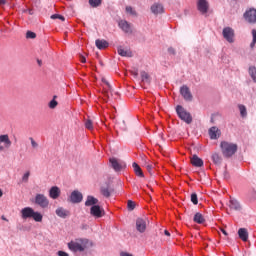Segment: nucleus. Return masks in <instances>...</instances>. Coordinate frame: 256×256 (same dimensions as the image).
Here are the masks:
<instances>
[{
  "mask_svg": "<svg viewBox=\"0 0 256 256\" xmlns=\"http://www.w3.org/2000/svg\"><path fill=\"white\" fill-rule=\"evenodd\" d=\"M220 149L222 151L223 157H225L226 159H229L237 153L238 146L237 144L232 142L222 141L220 143Z\"/></svg>",
  "mask_w": 256,
  "mask_h": 256,
  "instance_id": "1",
  "label": "nucleus"
},
{
  "mask_svg": "<svg viewBox=\"0 0 256 256\" xmlns=\"http://www.w3.org/2000/svg\"><path fill=\"white\" fill-rule=\"evenodd\" d=\"M87 245H89V239L78 238L74 241H70L68 243V248L74 253H82V251H85V249H87Z\"/></svg>",
  "mask_w": 256,
  "mask_h": 256,
  "instance_id": "2",
  "label": "nucleus"
},
{
  "mask_svg": "<svg viewBox=\"0 0 256 256\" xmlns=\"http://www.w3.org/2000/svg\"><path fill=\"white\" fill-rule=\"evenodd\" d=\"M22 219H34L36 223H41L43 221V214L40 212H35L31 207H25L21 210Z\"/></svg>",
  "mask_w": 256,
  "mask_h": 256,
  "instance_id": "3",
  "label": "nucleus"
},
{
  "mask_svg": "<svg viewBox=\"0 0 256 256\" xmlns=\"http://www.w3.org/2000/svg\"><path fill=\"white\" fill-rule=\"evenodd\" d=\"M176 113L179 119H181V121H184V123H187V125H191V123H193V116H191V113L187 112V110H185L183 106L178 105L176 107Z\"/></svg>",
  "mask_w": 256,
  "mask_h": 256,
  "instance_id": "4",
  "label": "nucleus"
},
{
  "mask_svg": "<svg viewBox=\"0 0 256 256\" xmlns=\"http://www.w3.org/2000/svg\"><path fill=\"white\" fill-rule=\"evenodd\" d=\"M35 205L41 207V209H47L49 207V198L45 194H36L34 198Z\"/></svg>",
  "mask_w": 256,
  "mask_h": 256,
  "instance_id": "5",
  "label": "nucleus"
},
{
  "mask_svg": "<svg viewBox=\"0 0 256 256\" xmlns=\"http://www.w3.org/2000/svg\"><path fill=\"white\" fill-rule=\"evenodd\" d=\"M90 215L95 219H101V217L105 216V210L99 205H94L90 208Z\"/></svg>",
  "mask_w": 256,
  "mask_h": 256,
  "instance_id": "6",
  "label": "nucleus"
},
{
  "mask_svg": "<svg viewBox=\"0 0 256 256\" xmlns=\"http://www.w3.org/2000/svg\"><path fill=\"white\" fill-rule=\"evenodd\" d=\"M243 17L247 23L255 24L256 23V9L250 8L249 10H246L243 14Z\"/></svg>",
  "mask_w": 256,
  "mask_h": 256,
  "instance_id": "7",
  "label": "nucleus"
},
{
  "mask_svg": "<svg viewBox=\"0 0 256 256\" xmlns=\"http://www.w3.org/2000/svg\"><path fill=\"white\" fill-rule=\"evenodd\" d=\"M136 229L139 233H145L147 230V218H137Z\"/></svg>",
  "mask_w": 256,
  "mask_h": 256,
  "instance_id": "8",
  "label": "nucleus"
},
{
  "mask_svg": "<svg viewBox=\"0 0 256 256\" xmlns=\"http://www.w3.org/2000/svg\"><path fill=\"white\" fill-rule=\"evenodd\" d=\"M180 95H182L183 99L186 101H193V94H191V90L187 87V85H183L180 88Z\"/></svg>",
  "mask_w": 256,
  "mask_h": 256,
  "instance_id": "9",
  "label": "nucleus"
},
{
  "mask_svg": "<svg viewBox=\"0 0 256 256\" xmlns=\"http://www.w3.org/2000/svg\"><path fill=\"white\" fill-rule=\"evenodd\" d=\"M197 9L202 15H205V13H208L209 11V2L207 0H198Z\"/></svg>",
  "mask_w": 256,
  "mask_h": 256,
  "instance_id": "10",
  "label": "nucleus"
},
{
  "mask_svg": "<svg viewBox=\"0 0 256 256\" xmlns=\"http://www.w3.org/2000/svg\"><path fill=\"white\" fill-rule=\"evenodd\" d=\"M223 37L228 41V43H233V37H235V31L231 27H226L223 29Z\"/></svg>",
  "mask_w": 256,
  "mask_h": 256,
  "instance_id": "11",
  "label": "nucleus"
},
{
  "mask_svg": "<svg viewBox=\"0 0 256 256\" xmlns=\"http://www.w3.org/2000/svg\"><path fill=\"white\" fill-rule=\"evenodd\" d=\"M208 135H209L210 139L217 140V139H219V137H221V130H219V128H217V126H212L208 130Z\"/></svg>",
  "mask_w": 256,
  "mask_h": 256,
  "instance_id": "12",
  "label": "nucleus"
},
{
  "mask_svg": "<svg viewBox=\"0 0 256 256\" xmlns=\"http://www.w3.org/2000/svg\"><path fill=\"white\" fill-rule=\"evenodd\" d=\"M71 203H81L83 201V194L78 190H74L70 195Z\"/></svg>",
  "mask_w": 256,
  "mask_h": 256,
  "instance_id": "13",
  "label": "nucleus"
},
{
  "mask_svg": "<svg viewBox=\"0 0 256 256\" xmlns=\"http://www.w3.org/2000/svg\"><path fill=\"white\" fill-rule=\"evenodd\" d=\"M110 163L114 171H121L122 169H125V163L119 162L117 158H110Z\"/></svg>",
  "mask_w": 256,
  "mask_h": 256,
  "instance_id": "14",
  "label": "nucleus"
},
{
  "mask_svg": "<svg viewBox=\"0 0 256 256\" xmlns=\"http://www.w3.org/2000/svg\"><path fill=\"white\" fill-rule=\"evenodd\" d=\"M118 25H119L120 29H122V31H124V33H129V34L133 33L131 24L129 22H127V20H121Z\"/></svg>",
  "mask_w": 256,
  "mask_h": 256,
  "instance_id": "15",
  "label": "nucleus"
},
{
  "mask_svg": "<svg viewBox=\"0 0 256 256\" xmlns=\"http://www.w3.org/2000/svg\"><path fill=\"white\" fill-rule=\"evenodd\" d=\"M60 196H61V189H59V187L53 186L50 188L49 197L51 199H59Z\"/></svg>",
  "mask_w": 256,
  "mask_h": 256,
  "instance_id": "16",
  "label": "nucleus"
},
{
  "mask_svg": "<svg viewBox=\"0 0 256 256\" xmlns=\"http://www.w3.org/2000/svg\"><path fill=\"white\" fill-rule=\"evenodd\" d=\"M150 9L154 15H160L161 13H163V11H165L163 5L159 3H154Z\"/></svg>",
  "mask_w": 256,
  "mask_h": 256,
  "instance_id": "17",
  "label": "nucleus"
},
{
  "mask_svg": "<svg viewBox=\"0 0 256 256\" xmlns=\"http://www.w3.org/2000/svg\"><path fill=\"white\" fill-rule=\"evenodd\" d=\"M228 207L231 211H241V204L235 199H230Z\"/></svg>",
  "mask_w": 256,
  "mask_h": 256,
  "instance_id": "18",
  "label": "nucleus"
},
{
  "mask_svg": "<svg viewBox=\"0 0 256 256\" xmlns=\"http://www.w3.org/2000/svg\"><path fill=\"white\" fill-rule=\"evenodd\" d=\"M117 52L121 57H133V52L131 50H125L123 46H119Z\"/></svg>",
  "mask_w": 256,
  "mask_h": 256,
  "instance_id": "19",
  "label": "nucleus"
},
{
  "mask_svg": "<svg viewBox=\"0 0 256 256\" xmlns=\"http://www.w3.org/2000/svg\"><path fill=\"white\" fill-rule=\"evenodd\" d=\"M191 164L193 167H203V159L199 158L196 154H194L191 158Z\"/></svg>",
  "mask_w": 256,
  "mask_h": 256,
  "instance_id": "20",
  "label": "nucleus"
},
{
  "mask_svg": "<svg viewBox=\"0 0 256 256\" xmlns=\"http://www.w3.org/2000/svg\"><path fill=\"white\" fill-rule=\"evenodd\" d=\"M56 215L62 219H66V217H69V210H65V208L59 207L56 209Z\"/></svg>",
  "mask_w": 256,
  "mask_h": 256,
  "instance_id": "21",
  "label": "nucleus"
},
{
  "mask_svg": "<svg viewBox=\"0 0 256 256\" xmlns=\"http://www.w3.org/2000/svg\"><path fill=\"white\" fill-rule=\"evenodd\" d=\"M0 143H4L6 149H9L12 145L9 135L7 134L0 135Z\"/></svg>",
  "mask_w": 256,
  "mask_h": 256,
  "instance_id": "22",
  "label": "nucleus"
},
{
  "mask_svg": "<svg viewBox=\"0 0 256 256\" xmlns=\"http://www.w3.org/2000/svg\"><path fill=\"white\" fill-rule=\"evenodd\" d=\"M99 203V200L93 196H88L85 202L86 207H94V205H97Z\"/></svg>",
  "mask_w": 256,
  "mask_h": 256,
  "instance_id": "23",
  "label": "nucleus"
},
{
  "mask_svg": "<svg viewBox=\"0 0 256 256\" xmlns=\"http://www.w3.org/2000/svg\"><path fill=\"white\" fill-rule=\"evenodd\" d=\"M238 235L242 241H247V239H249V232H247V229L245 228H240L238 230Z\"/></svg>",
  "mask_w": 256,
  "mask_h": 256,
  "instance_id": "24",
  "label": "nucleus"
},
{
  "mask_svg": "<svg viewBox=\"0 0 256 256\" xmlns=\"http://www.w3.org/2000/svg\"><path fill=\"white\" fill-rule=\"evenodd\" d=\"M95 44L97 49H107V47H109V42L106 40L97 39Z\"/></svg>",
  "mask_w": 256,
  "mask_h": 256,
  "instance_id": "25",
  "label": "nucleus"
},
{
  "mask_svg": "<svg viewBox=\"0 0 256 256\" xmlns=\"http://www.w3.org/2000/svg\"><path fill=\"white\" fill-rule=\"evenodd\" d=\"M102 82L106 85V87L104 88V94L106 97L109 98V93H113V87H111V84H109L105 78L102 79Z\"/></svg>",
  "mask_w": 256,
  "mask_h": 256,
  "instance_id": "26",
  "label": "nucleus"
},
{
  "mask_svg": "<svg viewBox=\"0 0 256 256\" xmlns=\"http://www.w3.org/2000/svg\"><path fill=\"white\" fill-rule=\"evenodd\" d=\"M132 167L134 169V173L135 175H137V177H145V175L143 174V170L141 169V166H139V164L137 163H133Z\"/></svg>",
  "mask_w": 256,
  "mask_h": 256,
  "instance_id": "27",
  "label": "nucleus"
},
{
  "mask_svg": "<svg viewBox=\"0 0 256 256\" xmlns=\"http://www.w3.org/2000/svg\"><path fill=\"white\" fill-rule=\"evenodd\" d=\"M100 193L103 195V197H111V189L109 186H102L100 188Z\"/></svg>",
  "mask_w": 256,
  "mask_h": 256,
  "instance_id": "28",
  "label": "nucleus"
},
{
  "mask_svg": "<svg viewBox=\"0 0 256 256\" xmlns=\"http://www.w3.org/2000/svg\"><path fill=\"white\" fill-rule=\"evenodd\" d=\"M193 221H194V223H198L199 225H201L205 221V218L203 217V214L197 212L194 215Z\"/></svg>",
  "mask_w": 256,
  "mask_h": 256,
  "instance_id": "29",
  "label": "nucleus"
},
{
  "mask_svg": "<svg viewBox=\"0 0 256 256\" xmlns=\"http://www.w3.org/2000/svg\"><path fill=\"white\" fill-rule=\"evenodd\" d=\"M140 75L143 83H151V76H149V73L142 71L140 72Z\"/></svg>",
  "mask_w": 256,
  "mask_h": 256,
  "instance_id": "30",
  "label": "nucleus"
},
{
  "mask_svg": "<svg viewBox=\"0 0 256 256\" xmlns=\"http://www.w3.org/2000/svg\"><path fill=\"white\" fill-rule=\"evenodd\" d=\"M212 161L215 165H221V161H223V159L219 156V153H213Z\"/></svg>",
  "mask_w": 256,
  "mask_h": 256,
  "instance_id": "31",
  "label": "nucleus"
},
{
  "mask_svg": "<svg viewBox=\"0 0 256 256\" xmlns=\"http://www.w3.org/2000/svg\"><path fill=\"white\" fill-rule=\"evenodd\" d=\"M55 99H57V95H54L53 99L49 102L48 104L49 109H55L57 105H59V102H57V100Z\"/></svg>",
  "mask_w": 256,
  "mask_h": 256,
  "instance_id": "32",
  "label": "nucleus"
},
{
  "mask_svg": "<svg viewBox=\"0 0 256 256\" xmlns=\"http://www.w3.org/2000/svg\"><path fill=\"white\" fill-rule=\"evenodd\" d=\"M238 108H239L241 117L243 118L247 117V107H245V105L243 104H239Z\"/></svg>",
  "mask_w": 256,
  "mask_h": 256,
  "instance_id": "33",
  "label": "nucleus"
},
{
  "mask_svg": "<svg viewBox=\"0 0 256 256\" xmlns=\"http://www.w3.org/2000/svg\"><path fill=\"white\" fill-rule=\"evenodd\" d=\"M125 11L126 13H128V15H132V17H137V11H135V9H133V7L131 6H126Z\"/></svg>",
  "mask_w": 256,
  "mask_h": 256,
  "instance_id": "34",
  "label": "nucleus"
},
{
  "mask_svg": "<svg viewBox=\"0 0 256 256\" xmlns=\"http://www.w3.org/2000/svg\"><path fill=\"white\" fill-rule=\"evenodd\" d=\"M103 0H89V5L92 7H99Z\"/></svg>",
  "mask_w": 256,
  "mask_h": 256,
  "instance_id": "35",
  "label": "nucleus"
},
{
  "mask_svg": "<svg viewBox=\"0 0 256 256\" xmlns=\"http://www.w3.org/2000/svg\"><path fill=\"white\" fill-rule=\"evenodd\" d=\"M85 127L86 129H88L89 131H93V121L91 119H87L85 121Z\"/></svg>",
  "mask_w": 256,
  "mask_h": 256,
  "instance_id": "36",
  "label": "nucleus"
},
{
  "mask_svg": "<svg viewBox=\"0 0 256 256\" xmlns=\"http://www.w3.org/2000/svg\"><path fill=\"white\" fill-rule=\"evenodd\" d=\"M252 37H253V39L250 44L251 49H253V47H255V44H256V30L255 29L252 30Z\"/></svg>",
  "mask_w": 256,
  "mask_h": 256,
  "instance_id": "37",
  "label": "nucleus"
},
{
  "mask_svg": "<svg viewBox=\"0 0 256 256\" xmlns=\"http://www.w3.org/2000/svg\"><path fill=\"white\" fill-rule=\"evenodd\" d=\"M36 37H37V34H35V32H32V31L26 32V39H35Z\"/></svg>",
  "mask_w": 256,
  "mask_h": 256,
  "instance_id": "38",
  "label": "nucleus"
},
{
  "mask_svg": "<svg viewBox=\"0 0 256 256\" xmlns=\"http://www.w3.org/2000/svg\"><path fill=\"white\" fill-rule=\"evenodd\" d=\"M191 202L193 203V205H197V203H199L196 193L191 194Z\"/></svg>",
  "mask_w": 256,
  "mask_h": 256,
  "instance_id": "39",
  "label": "nucleus"
},
{
  "mask_svg": "<svg viewBox=\"0 0 256 256\" xmlns=\"http://www.w3.org/2000/svg\"><path fill=\"white\" fill-rule=\"evenodd\" d=\"M50 19H60V21H65V18L61 14H53L50 16Z\"/></svg>",
  "mask_w": 256,
  "mask_h": 256,
  "instance_id": "40",
  "label": "nucleus"
},
{
  "mask_svg": "<svg viewBox=\"0 0 256 256\" xmlns=\"http://www.w3.org/2000/svg\"><path fill=\"white\" fill-rule=\"evenodd\" d=\"M31 175V172L27 171L23 176H22V181L24 183H27L29 181V177Z\"/></svg>",
  "mask_w": 256,
  "mask_h": 256,
  "instance_id": "41",
  "label": "nucleus"
},
{
  "mask_svg": "<svg viewBox=\"0 0 256 256\" xmlns=\"http://www.w3.org/2000/svg\"><path fill=\"white\" fill-rule=\"evenodd\" d=\"M127 207L129 211H133V209H135V202H133L132 200H128Z\"/></svg>",
  "mask_w": 256,
  "mask_h": 256,
  "instance_id": "42",
  "label": "nucleus"
},
{
  "mask_svg": "<svg viewBox=\"0 0 256 256\" xmlns=\"http://www.w3.org/2000/svg\"><path fill=\"white\" fill-rule=\"evenodd\" d=\"M146 169H147L148 173H150V175H153V165L147 164Z\"/></svg>",
  "mask_w": 256,
  "mask_h": 256,
  "instance_id": "43",
  "label": "nucleus"
},
{
  "mask_svg": "<svg viewBox=\"0 0 256 256\" xmlns=\"http://www.w3.org/2000/svg\"><path fill=\"white\" fill-rule=\"evenodd\" d=\"M31 141V145L34 149H37V147H39V144H37V142H35V140L33 138H30Z\"/></svg>",
  "mask_w": 256,
  "mask_h": 256,
  "instance_id": "44",
  "label": "nucleus"
},
{
  "mask_svg": "<svg viewBox=\"0 0 256 256\" xmlns=\"http://www.w3.org/2000/svg\"><path fill=\"white\" fill-rule=\"evenodd\" d=\"M58 256H69V254L64 251H58Z\"/></svg>",
  "mask_w": 256,
  "mask_h": 256,
  "instance_id": "45",
  "label": "nucleus"
},
{
  "mask_svg": "<svg viewBox=\"0 0 256 256\" xmlns=\"http://www.w3.org/2000/svg\"><path fill=\"white\" fill-rule=\"evenodd\" d=\"M168 53L175 55V49L173 47L168 48Z\"/></svg>",
  "mask_w": 256,
  "mask_h": 256,
  "instance_id": "46",
  "label": "nucleus"
},
{
  "mask_svg": "<svg viewBox=\"0 0 256 256\" xmlns=\"http://www.w3.org/2000/svg\"><path fill=\"white\" fill-rule=\"evenodd\" d=\"M80 61L81 63H87V59L83 55H80Z\"/></svg>",
  "mask_w": 256,
  "mask_h": 256,
  "instance_id": "47",
  "label": "nucleus"
},
{
  "mask_svg": "<svg viewBox=\"0 0 256 256\" xmlns=\"http://www.w3.org/2000/svg\"><path fill=\"white\" fill-rule=\"evenodd\" d=\"M133 77H139V72L137 70L132 71Z\"/></svg>",
  "mask_w": 256,
  "mask_h": 256,
  "instance_id": "48",
  "label": "nucleus"
},
{
  "mask_svg": "<svg viewBox=\"0 0 256 256\" xmlns=\"http://www.w3.org/2000/svg\"><path fill=\"white\" fill-rule=\"evenodd\" d=\"M120 256H133V254H130L127 252H122V253H120Z\"/></svg>",
  "mask_w": 256,
  "mask_h": 256,
  "instance_id": "49",
  "label": "nucleus"
},
{
  "mask_svg": "<svg viewBox=\"0 0 256 256\" xmlns=\"http://www.w3.org/2000/svg\"><path fill=\"white\" fill-rule=\"evenodd\" d=\"M7 5V0H0V6Z\"/></svg>",
  "mask_w": 256,
  "mask_h": 256,
  "instance_id": "50",
  "label": "nucleus"
},
{
  "mask_svg": "<svg viewBox=\"0 0 256 256\" xmlns=\"http://www.w3.org/2000/svg\"><path fill=\"white\" fill-rule=\"evenodd\" d=\"M220 231H221V233H223V235H225L227 237L228 233L225 229L221 228Z\"/></svg>",
  "mask_w": 256,
  "mask_h": 256,
  "instance_id": "51",
  "label": "nucleus"
},
{
  "mask_svg": "<svg viewBox=\"0 0 256 256\" xmlns=\"http://www.w3.org/2000/svg\"><path fill=\"white\" fill-rule=\"evenodd\" d=\"M164 235H166L167 237H171V233H169L167 230L164 231Z\"/></svg>",
  "mask_w": 256,
  "mask_h": 256,
  "instance_id": "52",
  "label": "nucleus"
},
{
  "mask_svg": "<svg viewBox=\"0 0 256 256\" xmlns=\"http://www.w3.org/2000/svg\"><path fill=\"white\" fill-rule=\"evenodd\" d=\"M29 15H33V9H28Z\"/></svg>",
  "mask_w": 256,
  "mask_h": 256,
  "instance_id": "53",
  "label": "nucleus"
},
{
  "mask_svg": "<svg viewBox=\"0 0 256 256\" xmlns=\"http://www.w3.org/2000/svg\"><path fill=\"white\" fill-rule=\"evenodd\" d=\"M2 220L3 221H9L7 218H5V216H2Z\"/></svg>",
  "mask_w": 256,
  "mask_h": 256,
  "instance_id": "54",
  "label": "nucleus"
},
{
  "mask_svg": "<svg viewBox=\"0 0 256 256\" xmlns=\"http://www.w3.org/2000/svg\"><path fill=\"white\" fill-rule=\"evenodd\" d=\"M0 197H3V191L0 189Z\"/></svg>",
  "mask_w": 256,
  "mask_h": 256,
  "instance_id": "55",
  "label": "nucleus"
},
{
  "mask_svg": "<svg viewBox=\"0 0 256 256\" xmlns=\"http://www.w3.org/2000/svg\"><path fill=\"white\" fill-rule=\"evenodd\" d=\"M3 149H5V147H3V146H0V151H3Z\"/></svg>",
  "mask_w": 256,
  "mask_h": 256,
  "instance_id": "56",
  "label": "nucleus"
},
{
  "mask_svg": "<svg viewBox=\"0 0 256 256\" xmlns=\"http://www.w3.org/2000/svg\"><path fill=\"white\" fill-rule=\"evenodd\" d=\"M38 65H41V60H38Z\"/></svg>",
  "mask_w": 256,
  "mask_h": 256,
  "instance_id": "57",
  "label": "nucleus"
}]
</instances>
